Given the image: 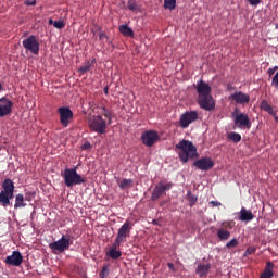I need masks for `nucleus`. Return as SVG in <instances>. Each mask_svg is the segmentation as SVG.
<instances>
[{
	"mask_svg": "<svg viewBox=\"0 0 278 278\" xmlns=\"http://www.w3.org/2000/svg\"><path fill=\"white\" fill-rule=\"evenodd\" d=\"M195 90L198 92V103L201 109L208 112L216 109V102L211 96L212 88L208 84L201 79L197 83Z\"/></svg>",
	"mask_w": 278,
	"mask_h": 278,
	"instance_id": "nucleus-1",
	"label": "nucleus"
},
{
	"mask_svg": "<svg viewBox=\"0 0 278 278\" xmlns=\"http://www.w3.org/2000/svg\"><path fill=\"white\" fill-rule=\"evenodd\" d=\"M62 176L67 188H73L75 186H80L87 182V178L80 176L77 173L76 167H72L71 169L66 168Z\"/></svg>",
	"mask_w": 278,
	"mask_h": 278,
	"instance_id": "nucleus-2",
	"label": "nucleus"
},
{
	"mask_svg": "<svg viewBox=\"0 0 278 278\" xmlns=\"http://www.w3.org/2000/svg\"><path fill=\"white\" fill-rule=\"evenodd\" d=\"M2 191L0 192V204L3 207L10 205V201L14 198V182L10 178H7L2 181Z\"/></svg>",
	"mask_w": 278,
	"mask_h": 278,
	"instance_id": "nucleus-3",
	"label": "nucleus"
},
{
	"mask_svg": "<svg viewBox=\"0 0 278 278\" xmlns=\"http://www.w3.org/2000/svg\"><path fill=\"white\" fill-rule=\"evenodd\" d=\"M73 244L71 235H63L61 236L60 240L51 242L49 244V248L52 249V252L54 254L56 253H63L66 250L71 249V245Z\"/></svg>",
	"mask_w": 278,
	"mask_h": 278,
	"instance_id": "nucleus-4",
	"label": "nucleus"
},
{
	"mask_svg": "<svg viewBox=\"0 0 278 278\" xmlns=\"http://www.w3.org/2000/svg\"><path fill=\"white\" fill-rule=\"evenodd\" d=\"M88 124L90 129L99 135H104L106 132V121L103 119L101 115L92 116Z\"/></svg>",
	"mask_w": 278,
	"mask_h": 278,
	"instance_id": "nucleus-5",
	"label": "nucleus"
},
{
	"mask_svg": "<svg viewBox=\"0 0 278 278\" xmlns=\"http://www.w3.org/2000/svg\"><path fill=\"white\" fill-rule=\"evenodd\" d=\"M232 118H235V126L240 129H250L252 127L251 119L248 114L240 113L238 109L232 112Z\"/></svg>",
	"mask_w": 278,
	"mask_h": 278,
	"instance_id": "nucleus-6",
	"label": "nucleus"
},
{
	"mask_svg": "<svg viewBox=\"0 0 278 278\" xmlns=\"http://www.w3.org/2000/svg\"><path fill=\"white\" fill-rule=\"evenodd\" d=\"M22 47H24L25 50L31 54H39L40 45L35 35H30L26 39L22 40Z\"/></svg>",
	"mask_w": 278,
	"mask_h": 278,
	"instance_id": "nucleus-7",
	"label": "nucleus"
},
{
	"mask_svg": "<svg viewBox=\"0 0 278 278\" xmlns=\"http://www.w3.org/2000/svg\"><path fill=\"white\" fill-rule=\"evenodd\" d=\"M131 224L126 220L118 230L117 237H115V248H119L121 243L126 242L127 237L130 236Z\"/></svg>",
	"mask_w": 278,
	"mask_h": 278,
	"instance_id": "nucleus-8",
	"label": "nucleus"
},
{
	"mask_svg": "<svg viewBox=\"0 0 278 278\" xmlns=\"http://www.w3.org/2000/svg\"><path fill=\"white\" fill-rule=\"evenodd\" d=\"M60 115V124L64 127H67L71 124V121L74 117V113L68 106H60L58 109Z\"/></svg>",
	"mask_w": 278,
	"mask_h": 278,
	"instance_id": "nucleus-9",
	"label": "nucleus"
},
{
	"mask_svg": "<svg viewBox=\"0 0 278 278\" xmlns=\"http://www.w3.org/2000/svg\"><path fill=\"white\" fill-rule=\"evenodd\" d=\"M199 118V114L197 111H187L180 116L179 125L182 128L189 127L192 123L197 122Z\"/></svg>",
	"mask_w": 278,
	"mask_h": 278,
	"instance_id": "nucleus-10",
	"label": "nucleus"
},
{
	"mask_svg": "<svg viewBox=\"0 0 278 278\" xmlns=\"http://www.w3.org/2000/svg\"><path fill=\"white\" fill-rule=\"evenodd\" d=\"M173 188V184H157L152 191L151 194V201L155 202L159 201V199L165 194L166 191L170 190Z\"/></svg>",
	"mask_w": 278,
	"mask_h": 278,
	"instance_id": "nucleus-11",
	"label": "nucleus"
},
{
	"mask_svg": "<svg viewBox=\"0 0 278 278\" xmlns=\"http://www.w3.org/2000/svg\"><path fill=\"white\" fill-rule=\"evenodd\" d=\"M192 165L195 166L199 170L208 172L214 167V162L212 157L203 156L193 162Z\"/></svg>",
	"mask_w": 278,
	"mask_h": 278,
	"instance_id": "nucleus-12",
	"label": "nucleus"
},
{
	"mask_svg": "<svg viewBox=\"0 0 278 278\" xmlns=\"http://www.w3.org/2000/svg\"><path fill=\"white\" fill-rule=\"evenodd\" d=\"M160 137L157 135V132L149 130L143 132V135H141V142H143V144L148 148H152L157 141H159Z\"/></svg>",
	"mask_w": 278,
	"mask_h": 278,
	"instance_id": "nucleus-13",
	"label": "nucleus"
},
{
	"mask_svg": "<svg viewBox=\"0 0 278 278\" xmlns=\"http://www.w3.org/2000/svg\"><path fill=\"white\" fill-rule=\"evenodd\" d=\"M5 265L20 267L23 263V255L20 251H13L11 255H8L4 260Z\"/></svg>",
	"mask_w": 278,
	"mask_h": 278,
	"instance_id": "nucleus-14",
	"label": "nucleus"
},
{
	"mask_svg": "<svg viewBox=\"0 0 278 278\" xmlns=\"http://www.w3.org/2000/svg\"><path fill=\"white\" fill-rule=\"evenodd\" d=\"M13 102L7 97L0 98V117H5L12 113Z\"/></svg>",
	"mask_w": 278,
	"mask_h": 278,
	"instance_id": "nucleus-15",
	"label": "nucleus"
},
{
	"mask_svg": "<svg viewBox=\"0 0 278 278\" xmlns=\"http://www.w3.org/2000/svg\"><path fill=\"white\" fill-rule=\"evenodd\" d=\"M230 101H235L237 104H242L244 105L245 103H250V96L239 91L235 92L231 96H229Z\"/></svg>",
	"mask_w": 278,
	"mask_h": 278,
	"instance_id": "nucleus-16",
	"label": "nucleus"
},
{
	"mask_svg": "<svg viewBox=\"0 0 278 278\" xmlns=\"http://www.w3.org/2000/svg\"><path fill=\"white\" fill-rule=\"evenodd\" d=\"M176 148L179 149L180 152H190L191 156L197 155V148L192 142L184 140L176 144Z\"/></svg>",
	"mask_w": 278,
	"mask_h": 278,
	"instance_id": "nucleus-17",
	"label": "nucleus"
},
{
	"mask_svg": "<svg viewBox=\"0 0 278 278\" xmlns=\"http://www.w3.org/2000/svg\"><path fill=\"white\" fill-rule=\"evenodd\" d=\"M238 218L240 222L250 223L254 219V215L250 210H247V207L242 206Z\"/></svg>",
	"mask_w": 278,
	"mask_h": 278,
	"instance_id": "nucleus-18",
	"label": "nucleus"
},
{
	"mask_svg": "<svg viewBox=\"0 0 278 278\" xmlns=\"http://www.w3.org/2000/svg\"><path fill=\"white\" fill-rule=\"evenodd\" d=\"M274 263L273 262H267L266 267L263 274H261L260 278H273L274 277Z\"/></svg>",
	"mask_w": 278,
	"mask_h": 278,
	"instance_id": "nucleus-19",
	"label": "nucleus"
},
{
	"mask_svg": "<svg viewBox=\"0 0 278 278\" xmlns=\"http://www.w3.org/2000/svg\"><path fill=\"white\" fill-rule=\"evenodd\" d=\"M98 114L104 115L108 118V124L112 125L113 123V112L108 110L105 106H100Z\"/></svg>",
	"mask_w": 278,
	"mask_h": 278,
	"instance_id": "nucleus-20",
	"label": "nucleus"
},
{
	"mask_svg": "<svg viewBox=\"0 0 278 278\" xmlns=\"http://www.w3.org/2000/svg\"><path fill=\"white\" fill-rule=\"evenodd\" d=\"M231 237V232L229 230H226V228H218L217 229V238L219 241H227Z\"/></svg>",
	"mask_w": 278,
	"mask_h": 278,
	"instance_id": "nucleus-21",
	"label": "nucleus"
},
{
	"mask_svg": "<svg viewBox=\"0 0 278 278\" xmlns=\"http://www.w3.org/2000/svg\"><path fill=\"white\" fill-rule=\"evenodd\" d=\"M26 203H25V197L23 193H17L15 197V204H14V210H20L23 207H26Z\"/></svg>",
	"mask_w": 278,
	"mask_h": 278,
	"instance_id": "nucleus-22",
	"label": "nucleus"
},
{
	"mask_svg": "<svg viewBox=\"0 0 278 278\" xmlns=\"http://www.w3.org/2000/svg\"><path fill=\"white\" fill-rule=\"evenodd\" d=\"M127 9L132 13L141 12V7L139 5L137 0H127Z\"/></svg>",
	"mask_w": 278,
	"mask_h": 278,
	"instance_id": "nucleus-23",
	"label": "nucleus"
},
{
	"mask_svg": "<svg viewBox=\"0 0 278 278\" xmlns=\"http://www.w3.org/2000/svg\"><path fill=\"white\" fill-rule=\"evenodd\" d=\"M118 247H116V242L112 244V248L106 253V255L112 260H118L122 256V253L117 251Z\"/></svg>",
	"mask_w": 278,
	"mask_h": 278,
	"instance_id": "nucleus-24",
	"label": "nucleus"
},
{
	"mask_svg": "<svg viewBox=\"0 0 278 278\" xmlns=\"http://www.w3.org/2000/svg\"><path fill=\"white\" fill-rule=\"evenodd\" d=\"M119 31L124 37H130V38L134 37V31L127 24L121 25Z\"/></svg>",
	"mask_w": 278,
	"mask_h": 278,
	"instance_id": "nucleus-25",
	"label": "nucleus"
},
{
	"mask_svg": "<svg viewBox=\"0 0 278 278\" xmlns=\"http://www.w3.org/2000/svg\"><path fill=\"white\" fill-rule=\"evenodd\" d=\"M195 157H198V153H197V155H192L191 152H179V159H180V161H182L184 164H186L188 162V160H190V159L193 160Z\"/></svg>",
	"mask_w": 278,
	"mask_h": 278,
	"instance_id": "nucleus-26",
	"label": "nucleus"
},
{
	"mask_svg": "<svg viewBox=\"0 0 278 278\" xmlns=\"http://www.w3.org/2000/svg\"><path fill=\"white\" fill-rule=\"evenodd\" d=\"M93 63H97V60H96V59H93L92 62L86 61V62L84 63V65L78 70V72H79L80 74H86L87 72L90 71V68H91V66H92Z\"/></svg>",
	"mask_w": 278,
	"mask_h": 278,
	"instance_id": "nucleus-27",
	"label": "nucleus"
},
{
	"mask_svg": "<svg viewBox=\"0 0 278 278\" xmlns=\"http://www.w3.org/2000/svg\"><path fill=\"white\" fill-rule=\"evenodd\" d=\"M211 269V265H199L197 273L200 275V277L206 276Z\"/></svg>",
	"mask_w": 278,
	"mask_h": 278,
	"instance_id": "nucleus-28",
	"label": "nucleus"
},
{
	"mask_svg": "<svg viewBox=\"0 0 278 278\" xmlns=\"http://www.w3.org/2000/svg\"><path fill=\"white\" fill-rule=\"evenodd\" d=\"M132 184H134V180H131V179H123V180L118 181V187L122 190H125V189L131 188Z\"/></svg>",
	"mask_w": 278,
	"mask_h": 278,
	"instance_id": "nucleus-29",
	"label": "nucleus"
},
{
	"mask_svg": "<svg viewBox=\"0 0 278 278\" xmlns=\"http://www.w3.org/2000/svg\"><path fill=\"white\" fill-rule=\"evenodd\" d=\"M260 108H261V110H264L268 114H273V112H274L273 106L270 104H268V102L266 100L261 101Z\"/></svg>",
	"mask_w": 278,
	"mask_h": 278,
	"instance_id": "nucleus-30",
	"label": "nucleus"
},
{
	"mask_svg": "<svg viewBox=\"0 0 278 278\" xmlns=\"http://www.w3.org/2000/svg\"><path fill=\"white\" fill-rule=\"evenodd\" d=\"M187 200H188L190 206H194L198 201V197L194 195L191 191H188Z\"/></svg>",
	"mask_w": 278,
	"mask_h": 278,
	"instance_id": "nucleus-31",
	"label": "nucleus"
},
{
	"mask_svg": "<svg viewBox=\"0 0 278 278\" xmlns=\"http://www.w3.org/2000/svg\"><path fill=\"white\" fill-rule=\"evenodd\" d=\"M228 139L235 143H239L241 141V136L239 132H229Z\"/></svg>",
	"mask_w": 278,
	"mask_h": 278,
	"instance_id": "nucleus-32",
	"label": "nucleus"
},
{
	"mask_svg": "<svg viewBox=\"0 0 278 278\" xmlns=\"http://www.w3.org/2000/svg\"><path fill=\"white\" fill-rule=\"evenodd\" d=\"M238 245H239L238 239L233 238L226 243V249H236Z\"/></svg>",
	"mask_w": 278,
	"mask_h": 278,
	"instance_id": "nucleus-33",
	"label": "nucleus"
},
{
	"mask_svg": "<svg viewBox=\"0 0 278 278\" xmlns=\"http://www.w3.org/2000/svg\"><path fill=\"white\" fill-rule=\"evenodd\" d=\"M164 8L169 10L175 9V0H164Z\"/></svg>",
	"mask_w": 278,
	"mask_h": 278,
	"instance_id": "nucleus-34",
	"label": "nucleus"
},
{
	"mask_svg": "<svg viewBox=\"0 0 278 278\" xmlns=\"http://www.w3.org/2000/svg\"><path fill=\"white\" fill-rule=\"evenodd\" d=\"M110 275V268L105 265L102 268V271H100L99 277L106 278Z\"/></svg>",
	"mask_w": 278,
	"mask_h": 278,
	"instance_id": "nucleus-35",
	"label": "nucleus"
},
{
	"mask_svg": "<svg viewBox=\"0 0 278 278\" xmlns=\"http://www.w3.org/2000/svg\"><path fill=\"white\" fill-rule=\"evenodd\" d=\"M53 26L55 29H64L65 23L63 21H56V22H53Z\"/></svg>",
	"mask_w": 278,
	"mask_h": 278,
	"instance_id": "nucleus-36",
	"label": "nucleus"
},
{
	"mask_svg": "<svg viewBox=\"0 0 278 278\" xmlns=\"http://www.w3.org/2000/svg\"><path fill=\"white\" fill-rule=\"evenodd\" d=\"M271 86L278 90V72L271 78Z\"/></svg>",
	"mask_w": 278,
	"mask_h": 278,
	"instance_id": "nucleus-37",
	"label": "nucleus"
},
{
	"mask_svg": "<svg viewBox=\"0 0 278 278\" xmlns=\"http://www.w3.org/2000/svg\"><path fill=\"white\" fill-rule=\"evenodd\" d=\"M24 199H25V201L31 202V201H34V199H35V193H33V192H27V193H25Z\"/></svg>",
	"mask_w": 278,
	"mask_h": 278,
	"instance_id": "nucleus-38",
	"label": "nucleus"
},
{
	"mask_svg": "<svg viewBox=\"0 0 278 278\" xmlns=\"http://www.w3.org/2000/svg\"><path fill=\"white\" fill-rule=\"evenodd\" d=\"M255 248L254 247H248L243 256H249V255H252L254 252H255Z\"/></svg>",
	"mask_w": 278,
	"mask_h": 278,
	"instance_id": "nucleus-39",
	"label": "nucleus"
},
{
	"mask_svg": "<svg viewBox=\"0 0 278 278\" xmlns=\"http://www.w3.org/2000/svg\"><path fill=\"white\" fill-rule=\"evenodd\" d=\"M247 2L252 7H257L261 4L262 0H247Z\"/></svg>",
	"mask_w": 278,
	"mask_h": 278,
	"instance_id": "nucleus-40",
	"label": "nucleus"
},
{
	"mask_svg": "<svg viewBox=\"0 0 278 278\" xmlns=\"http://www.w3.org/2000/svg\"><path fill=\"white\" fill-rule=\"evenodd\" d=\"M277 70H278V66H275V67H273V68H269V70L267 71V74L269 75V77H273V76L275 75V73H276Z\"/></svg>",
	"mask_w": 278,
	"mask_h": 278,
	"instance_id": "nucleus-41",
	"label": "nucleus"
},
{
	"mask_svg": "<svg viewBox=\"0 0 278 278\" xmlns=\"http://www.w3.org/2000/svg\"><path fill=\"white\" fill-rule=\"evenodd\" d=\"M90 148H91V143H89V142H86V143H84V144L81 146V149H83V150H90Z\"/></svg>",
	"mask_w": 278,
	"mask_h": 278,
	"instance_id": "nucleus-42",
	"label": "nucleus"
},
{
	"mask_svg": "<svg viewBox=\"0 0 278 278\" xmlns=\"http://www.w3.org/2000/svg\"><path fill=\"white\" fill-rule=\"evenodd\" d=\"M210 204H211L213 207L222 206V203L218 202V201H212Z\"/></svg>",
	"mask_w": 278,
	"mask_h": 278,
	"instance_id": "nucleus-43",
	"label": "nucleus"
},
{
	"mask_svg": "<svg viewBox=\"0 0 278 278\" xmlns=\"http://www.w3.org/2000/svg\"><path fill=\"white\" fill-rule=\"evenodd\" d=\"M108 39V36L104 33L99 34V40Z\"/></svg>",
	"mask_w": 278,
	"mask_h": 278,
	"instance_id": "nucleus-44",
	"label": "nucleus"
},
{
	"mask_svg": "<svg viewBox=\"0 0 278 278\" xmlns=\"http://www.w3.org/2000/svg\"><path fill=\"white\" fill-rule=\"evenodd\" d=\"M223 226L228 227V228H232L230 222H224V223H223Z\"/></svg>",
	"mask_w": 278,
	"mask_h": 278,
	"instance_id": "nucleus-45",
	"label": "nucleus"
},
{
	"mask_svg": "<svg viewBox=\"0 0 278 278\" xmlns=\"http://www.w3.org/2000/svg\"><path fill=\"white\" fill-rule=\"evenodd\" d=\"M26 4H27V5H36V0L26 1Z\"/></svg>",
	"mask_w": 278,
	"mask_h": 278,
	"instance_id": "nucleus-46",
	"label": "nucleus"
},
{
	"mask_svg": "<svg viewBox=\"0 0 278 278\" xmlns=\"http://www.w3.org/2000/svg\"><path fill=\"white\" fill-rule=\"evenodd\" d=\"M235 88L232 87V85H228L227 86V90H229V91H231V90H233Z\"/></svg>",
	"mask_w": 278,
	"mask_h": 278,
	"instance_id": "nucleus-47",
	"label": "nucleus"
},
{
	"mask_svg": "<svg viewBox=\"0 0 278 278\" xmlns=\"http://www.w3.org/2000/svg\"><path fill=\"white\" fill-rule=\"evenodd\" d=\"M104 93L108 96L109 94V89L108 87L104 88Z\"/></svg>",
	"mask_w": 278,
	"mask_h": 278,
	"instance_id": "nucleus-48",
	"label": "nucleus"
},
{
	"mask_svg": "<svg viewBox=\"0 0 278 278\" xmlns=\"http://www.w3.org/2000/svg\"><path fill=\"white\" fill-rule=\"evenodd\" d=\"M167 266H169V268L173 269L174 264H173V263H169V264H167Z\"/></svg>",
	"mask_w": 278,
	"mask_h": 278,
	"instance_id": "nucleus-49",
	"label": "nucleus"
},
{
	"mask_svg": "<svg viewBox=\"0 0 278 278\" xmlns=\"http://www.w3.org/2000/svg\"><path fill=\"white\" fill-rule=\"evenodd\" d=\"M48 24L53 25L54 22L52 20L48 21Z\"/></svg>",
	"mask_w": 278,
	"mask_h": 278,
	"instance_id": "nucleus-50",
	"label": "nucleus"
},
{
	"mask_svg": "<svg viewBox=\"0 0 278 278\" xmlns=\"http://www.w3.org/2000/svg\"><path fill=\"white\" fill-rule=\"evenodd\" d=\"M152 224H153V225H157V220H156V219H153V220H152Z\"/></svg>",
	"mask_w": 278,
	"mask_h": 278,
	"instance_id": "nucleus-51",
	"label": "nucleus"
},
{
	"mask_svg": "<svg viewBox=\"0 0 278 278\" xmlns=\"http://www.w3.org/2000/svg\"><path fill=\"white\" fill-rule=\"evenodd\" d=\"M3 89V86L1 85V83H0V90H2Z\"/></svg>",
	"mask_w": 278,
	"mask_h": 278,
	"instance_id": "nucleus-52",
	"label": "nucleus"
},
{
	"mask_svg": "<svg viewBox=\"0 0 278 278\" xmlns=\"http://www.w3.org/2000/svg\"><path fill=\"white\" fill-rule=\"evenodd\" d=\"M100 278H106V277H100Z\"/></svg>",
	"mask_w": 278,
	"mask_h": 278,
	"instance_id": "nucleus-53",
	"label": "nucleus"
},
{
	"mask_svg": "<svg viewBox=\"0 0 278 278\" xmlns=\"http://www.w3.org/2000/svg\"><path fill=\"white\" fill-rule=\"evenodd\" d=\"M277 40H278V36H277Z\"/></svg>",
	"mask_w": 278,
	"mask_h": 278,
	"instance_id": "nucleus-54",
	"label": "nucleus"
}]
</instances>
